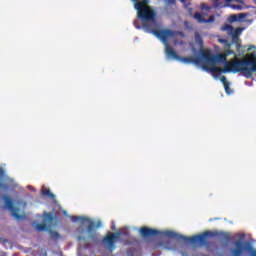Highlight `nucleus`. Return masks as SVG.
<instances>
[{
    "label": "nucleus",
    "mask_w": 256,
    "mask_h": 256,
    "mask_svg": "<svg viewBox=\"0 0 256 256\" xmlns=\"http://www.w3.org/2000/svg\"><path fill=\"white\" fill-rule=\"evenodd\" d=\"M195 41L196 43H199V45H203V38H201V35L195 34Z\"/></svg>",
    "instance_id": "nucleus-21"
},
{
    "label": "nucleus",
    "mask_w": 256,
    "mask_h": 256,
    "mask_svg": "<svg viewBox=\"0 0 256 256\" xmlns=\"http://www.w3.org/2000/svg\"><path fill=\"white\" fill-rule=\"evenodd\" d=\"M215 21V15H210L208 19H205L204 23H213Z\"/></svg>",
    "instance_id": "nucleus-23"
},
{
    "label": "nucleus",
    "mask_w": 256,
    "mask_h": 256,
    "mask_svg": "<svg viewBox=\"0 0 256 256\" xmlns=\"http://www.w3.org/2000/svg\"><path fill=\"white\" fill-rule=\"evenodd\" d=\"M201 9L205 10V11H210L211 7L207 6V4H205V3H202L201 4Z\"/></svg>",
    "instance_id": "nucleus-25"
},
{
    "label": "nucleus",
    "mask_w": 256,
    "mask_h": 256,
    "mask_svg": "<svg viewBox=\"0 0 256 256\" xmlns=\"http://www.w3.org/2000/svg\"><path fill=\"white\" fill-rule=\"evenodd\" d=\"M234 248L230 249V254L231 256H243L245 255V251L250 252V256H256V250L253 249V246H251L249 243L245 247L243 245V241L237 240L233 243Z\"/></svg>",
    "instance_id": "nucleus-5"
},
{
    "label": "nucleus",
    "mask_w": 256,
    "mask_h": 256,
    "mask_svg": "<svg viewBox=\"0 0 256 256\" xmlns=\"http://www.w3.org/2000/svg\"><path fill=\"white\" fill-rule=\"evenodd\" d=\"M5 177V170L0 167V189H3V191H7L9 189V186L1 181Z\"/></svg>",
    "instance_id": "nucleus-12"
},
{
    "label": "nucleus",
    "mask_w": 256,
    "mask_h": 256,
    "mask_svg": "<svg viewBox=\"0 0 256 256\" xmlns=\"http://www.w3.org/2000/svg\"><path fill=\"white\" fill-rule=\"evenodd\" d=\"M2 199L4 201L5 209H8V211H10L12 217H14V219H20L21 215H19V208L15 207V205L13 204V199H11V197L6 194L2 196Z\"/></svg>",
    "instance_id": "nucleus-7"
},
{
    "label": "nucleus",
    "mask_w": 256,
    "mask_h": 256,
    "mask_svg": "<svg viewBox=\"0 0 256 256\" xmlns=\"http://www.w3.org/2000/svg\"><path fill=\"white\" fill-rule=\"evenodd\" d=\"M42 195L45 197H50V199H55V194L51 193L49 188H42Z\"/></svg>",
    "instance_id": "nucleus-16"
},
{
    "label": "nucleus",
    "mask_w": 256,
    "mask_h": 256,
    "mask_svg": "<svg viewBox=\"0 0 256 256\" xmlns=\"http://www.w3.org/2000/svg\"><path fill=\"white\" fill-rule=\"evenodd\" d=\"M221 31H228L231 33L233 31V26L231 24H225L221 27Z\"/></svg>",
    "instance_id": "nucleus-19"
},
{
    "label": "nucleus",
    "mask_w": 256,
    "mask_h": 256,
    "mask_svg": "<svg viewBox=\"0 0 256 256\" xmlns=\"http://www.w3.org/2000/svg\"><path fill=\"white\" fill-rule=\"evenodd\" d=\"M43 221L48 227H53L57 224V216L53 212H44Z\"/></svg>",
    "instance_id": "nucleus-9"
},
{
    "label": "nucleus",
    "mask_w": 256,
    "mask_h": 256,
    "mask_svg": "<svg viewBox=\"0 0 256 256\" xmlns=\"http://www.w3.org/2000/svg\"><path fill=\"white\" fill-rule=\"evenodd\" d=\"M220 81L224 85L225 92L230 93L231 88L229 87L230 83H229V81H227V77L221 76Z\"/></svg>",
    "instance_id": "nucleus-14"
},
{
    "label": "nucleus",
    "mask_w": 256,
    "mask_h": 256,
    "mask_svg": "<svg viewBox=\"0 0 256 256\" xmlns=\"http://www.w3.org/2000/svg\"><path fill=\"white\" fill-rule=\"evenodd\" d=\"M194 19H196L197 23H205V17H203L199 12L194 14Z\"/></svg>",
    "instance_id": "nucleus-18"
},
{
    "label": "nucleus",
    "mask_w": 256,
    "mask_h": 256,
    "mask_svg": "<svg viewBox=\"0 0 256 256\" xmlns=\"http://www.w3.org/2000/svg\"><path fill=\"white\" fill-rule=\"evenodd\" d=\"M229 55H235L231 49L225 50L223 53L213 55L211 51L204 50L201 52V61H203L202 69L209 73H241L246 79H251L253 73H256V55L251 54V59L234 58L227 61Z\"/></svg>",
    "instance_id": "nucleus-1"
},
{
    "label": "nucleus",
    "mask_w": 256,
    "mask_h": 256,
    "mask_svg": "<svg viewBox=\"0 0 256 256\" xmlns=\"http://www.w3.org/2000/svg\"><path fill=\"white\" fill-rule=\"evenodd\" d=\"M241 29L237 28L235 33L232 35V43H235L237 49H241V43L239 42V33Z\"/></svg>",
    "instance_id": "nucleus-11"
},
{
    "label": "nucleus",
    "mask_w": 256,
    "mask_h": 256,
    "mask_svg": "<svg viewBox=\"0 0 256 256\" xmlns=\"http://www.w3.org/2000/svg\"><path fill=\"white\" fill-rule=\"evenodd\" d=\"M245 237V235H242V239Z\"/></svg>",
    "instance_id": "nucleus-32"
},
{
    "label": "nucleus",
    "mask_w": 256,
    "mask_h": 256,
    "mask_svg": "<svg viewBox=\"0 0 256 256\" xmlns=\"http://www.w3.org/2000/svg\"><path fill=\"white\" fill-rule=\"evenodd\" d=\"M137 23H139V21L135 20V21H134V25H135L136 29H141L140 26H137Z\"/></svg>",
    "instance_id": "nucleus-27"
},
{
    "label": "nucleus",
    "mask_w": 256,
    "mask_h": 256,
    "mask_svg": "<svg viewBox=\"0 0 256 256\" xmlns=\"http://www.w3.org/2000/svg\"><path fill=\"white\" fill-rule=\"evenodd\" d=\"M173 36H167L166 40L160 39L162 43L165 45V53L167 57H170L171 59H176V61H181L182 63H194V65H200L201 64V57H181L177 54V52L169 45V38Z\"/></svg>",
    "instance_id": "nucleus-4"
},
{
    "label": "nucleus",
    "mask_w": 256,
    "mask_h": 256,
    "mask_svg": "<svg viewBox=\"0 0 256 256\" xmlns=\"http://www.w3.org/2000/svg\"><path fill=\"white\" fill-rule=\"evenodd\" d=\"M131 1L134 3V9L137 11L138 19L142 22L143 29L163 41H166L167 37H175V31L171 29H161V26L157 23V13L149 6V0Z\"/></svg>",
    "instance_id": "nucleus-2"
},
{
    "label": "nucleus",
    "mask_w": 256,
    "mask_h": 256,
    "mask_svg": "<svg viewBox=\"0 0 256 256\" xmlns=\"http://www.w3.org/2000/svg\"><path fill=\"white\" fill-rule=\"evenodd\" d=\"M212 3L216 8L223 7V4L219 0H212Z\"/></svg>",
    "instance_id": "nucleus-22"
},
{
    "label": "nucleus",
    "mask_w": 256,
    "mask_h": 256,
    "mask_svg": "<svg viewBox=\"0 0 256 256\" xmlns=\"http://www.w3.org/2000/svg\"><path fill=\"white\" fill-rule=\"evenodd\" d=\"M36 229H37V231H45V230H47V224L45 222L37 224Z\"/></svg>",
    "instance_id": "nucleus-20"
},
{
    "label": "nucleus",
    "mask_w": 256,
    "mask_h": 256,
    "mask_svg": "<svg viewBox=\"0 0 256 256\" xmlns=\"http://www.w3.org/2000/svg\"><path fill=\"white\" fill-rule=\"evenodd\" d=\"M241 7L239 6H233V9H240Z\"/></svg>",
    "instance_id": "nucleus-28"
},
{
    "label": "nucleus",
    "mask_w": 256,
    "mask_h": 256,
    "mask_svg": "<svg viewBox=\"0 0 256 256\" xmlns=\"http://www.w3.org/2000/svg\"><path fill=\"white\" fill-rule=\"evenodd\" d=\"M218 43H221V45H224L225 51L228 49H231V42H229L227 39L220 38L218 39Z\"/></svg>",
    "instance_id": "nucleus-15"
},
{
    "label": "nucleus",
    "mask_w": 256,
    "mask_h": 256,
    "mask_svg": "<svg viewBox=\"0 0 256 256\" xmlns=\"http://www.w3.org/2000/svg\"><path fill=\"white\" fill-rule=\"evenodd\" d=\"M73 220L82 221V223H85L86 221V223H89L86 228V231L88 233V239H90L92 243H99V234H97V230H95V222L91 221V219L89 218H81L79 216H74Z\"/></svg>",
    "instance_id": "nucleus-6"
},
{
    "label": "nucleus",
    "mask_w": 256,
    "mask_h": 256,
    "mask_svg": "<svg viewBox=\"0 0 256 256\" xmlns=\"http://www.w3.org/2000/svg\"><path fill=\"white\" fill-rule=\"evenodd\" d=\"M3 241H5V240H3V238H0V243H3Z\"/></svg>",
    "instance_id": "nucleus-31"
},
{
    "label": "nucleus",
    "mask_w": 256,
    "mask_h": 256,
    "mask_svg": "<svg viewBox=\"0 0 256 256\" xmlns=\"http://www.w3.org/2000/svg\"><path fill=\"white\" fill-rule=\"evenodd\" d=\"M77 241H87V237L85 236H78Z\"/></svg>",
    "instance_id": "nucleus-26"
},
{
    "label": "nucleus",
    "mask_w": 256,
    "mask_h": 256,
    "mask_svg": "<svg viewBox=\"0 0 256 256\" xmlns=\"http://www.w3.org/2000/svg\"><path fill=\"white\" fill-rule=\"evenodd\" d=\"M233 0H226V3H231Z\"/></svg>",
    "instance_id": "nucleus-29"
},
{
    "label": "nucleus",
    "mask_w": 256,
    "mask_h": 256,
    "mask_svg": "<svg viewBox=\"0 0 256 256\" xmlns=\"http://www.w3.org/2000/svg\"><path fill=\"white\" fill-rule=\"evenodd\" d=\"M121 233H108L106 237L102 239V244L107 248L108 251H113L115 249V243L117 239H119V236Z\"/></svg>",
    "instance_id": "nucleus-8"
},
{
    "label": "nucleus",
    "mask_w": 256,
    "mask_h": 256,
    "mask_svg": "<svg viewBox=\"0 0 256 256\" xmlns=\"http://www.w3.org/2000/svg\"><path fill=\"white\" fill-rule=\"evenodd\" d=\"M245 17H247L246 13H239L231 16L233 21H241V19H245Z\"/></svg>",
    "instance_id": "nucleus-17"
},
{
    "label": "nucleus",
    "mask_w": 256,
    "mask_h": 256,
    "mask_svg": "<svg viewBox=\"0 0 256 256\" xmlns=\"http://www.w3.org/2000/svg\"><path fill=\"white\" fill-rule=\"evenodd\" d=\"M140 234L142 237H155V235H159V231L153 228L142 227L140 229Z\"/></svg>",
    "instance_id": "nucleus-10"
},
{
    "label": "nucleus",
    "mask_w": 256,
    "mask_h": 256,
    "mask_svg": "<svg viewBox=\"0 0 256 256\" xmlns=\"http://www.w3.org/2000/svg\"><path fill=\"white\" fill-rule=\"evenodd\" d=\"M164 235L169 239H178L179 241H185L186 243H193V244L199 243V245H207V237H215V233L211 231H205L202 234H198L191 237L179 235L173 231H165Z\"/></svg>",
    "instance_id": "nucleus-3"
},
{
    "label": "nucleus",
    "mask_w": 256,
    "mask_h": 256,
    "mask_svg": "<svg viewBox=\"0 0 256 256\" xmlns=\"http://www.w3.org/2000/svg\"><path fill=\"white\" fill-rule=\"evenodd\" d=\"M97 227H101V222H98Z\"/></svg>",
    "instance_id": "nucleus-30"
},
{
    "label": "nucleus",
    "mask_w": 256,
    "mask_h": 256,
    "mask_svg": "<svg viewBox=\"0 0 256 256\" xmlns=\"http://www.w3.org/2000/svg\"><path fill=\"white\" fill-rule=\"evenodd\" d=\"M50 233L51 236L55 239H59V237H61V235H59L57 231H51Z\"/></svg>",
    "instance_id": "nucleus-24"
},
{
    "label": "nucleus",
    "mask_w": 256,
    "mask_h": 256,
    "mask_svg": "<svg viewBox=\"0 0 256 256\" xmlns=\"http://www.w3.org/2000/svg\"><path fill=\"white\" fill-rule=\"evenodd\" d=\"M180 2H182L186 9L189 7V5H191V2H188L187 0H180ZM176 3L177 0H166V5H176Z\"/></svg>",
    "instance_id": "nucleus-13"
}]
</instances>
